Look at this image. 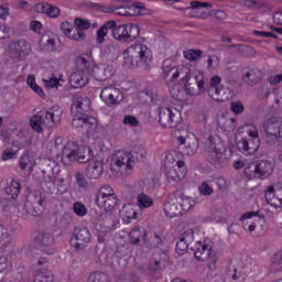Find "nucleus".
I'll return each instance as SVG.
<instances>
[{"label": "nucleus", "instance_id": "obj_1", "mask_svg": "<svg viewBox=\"0 0 282 282\" xmlns=\"http://www.w3.org/2000/svg\"><path fill=\"white\" fill-rule=\"evenodd\" d=\"M164 78L171 77V80H177L180 76H183L182 82L184 83L185 94L187 96H202L208 88V78L204 76L202 72L191 73V68L172 67L164 69Z\"/></svg>", "mask_w": 282, "mask_h": 282}, {"label": "nucleus", "instance_id": "obj_2", "mask_svg": "<svg viewBox=\"0 0 282 282\" xmlns=\"http://www.w3.org/2000/svg\"><path fill=\"white\" fill-rule=\"evenodd\" d=\"M72 126L79 133H93L98 127V120L96 117L89 116L91 111V99L89 97H74L72 104Z\"/></svg>", "mask_w": 282, "mask_h": 282}, {"label": "nucleus", "instance_id": "obj_3", "mask_svg": "<svg viewBox=\"0 0 282 282\" xmlns=\"http://www.w3.org/2000/svg\"><path fill=\"white\" fill-rule=\"evenodd\" d=\"M53 155H61L63 164L66 166L72 162H78V164H87L90 160H94V150L91 148H80L76 141H68L62 137H57L54 141Z\"/></svg>", "mask_w": 282, "mask_h": 282}, {"label": "nucleus", "instance_id": "obj_4", "mask_svg": "<svg viewBox=\"0 0 282 282\" xmlns=\"http://www.w3.org/2000/svg\"><path fill=\"white\" fill-rule=\"evenodd\" d=\"M124 65L130 67H140V65H147L153 61L151 50L144 44H134L129 46L124 53Z\"/></svg>", "mask_w": 282, "mask_h": 282}, {"label": "nucleus", "instance_id": "obj_5", "mask_svg": "<svg viewBox=\"0 0 282 282\" xmlns=\"http://www.w3.org/2000/svg\"><path fill=\"white\" fill-rule=\"evenodd\" d=\"M262 129L267 133L265 143L268 147H274L276 140H282V118L271 117L264 120Z\"/></svg>", "mask_w": 282, "mask_h": 282}, {"label": "nucleus", "instance_id": "obj_6", "mask_svg": "<svg viewBox=\"0 0 282 282\" xmlns=\"http://www.w3.org/2000/svg\"><path fill=\"white\" fill-rule=\"evenodd\" d=\"M112 39L119 43H133L140 36V26L138 24H121L111 32Z\"/></svg>", "mask_w": 282, "mask_h": 282}, {"label": "nucleus", "instance_id": "obj_7", "mask_svg": "<svg viewBox=\"0 0 282 282\" xmlns=\"http://www.w3.org/2000/svg\"><path fill=\"white\" fill-rule=\"evenodd\" d=\"M159 122L164 129H175L182 122V112L177 109L162 108L159 112Z\"/></svg>", "mask_w": 282, "mask_h": 282}, {"label": "nucleus", "instance_id": "obj_8", "mask_svg": "<svg viewBox=\"0 0 282 282\" xmlns=\"http://www.w3.org/2000/svg\"><path fill=\"white\" fill-rule=\"evenodd\" d=\"M178 142L177 152L182 153V155L193 156L199 150V140L195 134H189L186 137H177Z\"/></svg>", "mask_w": 282, "mask_h": 282}, {"label": "nucleus", "instance_id": "obj_9", "mask_svg": "<svg viewBox=\"0 0 282 282\" xmlns=\"http://www.w3.org/2000/svg\"><path fill=\"white\" fill-rule=\"evenodd\" d=\"M45 206H47V200L39 193L31 194L26 198L25 207L28 213H32L35 217L43 215Z\"/></svg>", "mask_w": 282, "mask_h": 282}, {"label": "nucleus", "instance_id": "obj_10", "mask_svg": "<svg viewBox=\"0 0 282 282\" xmlns=\"http://www.w3.org/2000/svg\"><path fill=\"white\" fill-rule=\"evenodd\" d=\"M100 98L108 107H113L124 100V95L119 88L108 86L101 90Z\"/></svg>", "mask_w": 282, "mask_h": 282}, {"label": "nucleus", "instance_id": "obj_11", "mask_svg": "<svg viewBox=\"0 0 282 282\" xmlns=\"http://www.w3.org/2000/svg\"><path fill=\"white\" fill-rule=\"evenodd\" d=\"M192 250H194V257L197 261H208L213 265L217 263V257L213 252V247L197 242L196 247L192 248Z\"/></svg>", "mask_w": 282, "mask_h": 282}, {"label": "nucleus", "instance_id": "obj_12", "mask_svg": "<svg viewBox=\"0 0 282 282\" xmlns=\"http://www.w3.org/2000/svg\"><path fill=\"white\" fill-rule=\"evenodd\" d=\"M29 54L30 50L28 48V42H25V40H17L9 44V56L13 61H21Z\"/></svg>", "mask_w": 282, "mask_h": 282}, {"label": "nucleus", "instance_id": "obj_13", "mask_svg": "<svg viewBox=\"0 0 282 282\" xmlns=\"http://www.w3.org/2000/svg\"><path fill=\"white\" fill-rule=\"evenodd\" d=\"M72 241L75 250H85L87 243L91 241V232L85 227L76 228L73 232Z\"/></svg>", "mask_w": 282, "mask_h": 282}, {"label": "nucleus", "instance_id": "obj_14", "mask_svg": "<svg viewBox=\"0 0 282 282\" xmlns=\"http://www.w3.org/2000/svg\"><path fill=\"white\" fill-rule=\"evenodd\" d=\"M184 161H177L175 165H165V175L172 182H182L186 177V167Z\"/></svg>", "mask_w": 282, "mask_h": 282}, {"label": "nucleus", "instance_id": "obj_15", "mask_svg": "<svg viewBox=\"0 0 282 282\" xmlns=\"http://www.w3.org/2000/svg\"><path fill=\"white\" fill-rule=\"evenodd\" d=\"M89 28H91V22H89V20L76 18L72 41H76L77 43L85 41V39H87V33H85V30H89Z\"/></svg>", "mask_w": 282, "mask_h": 282}, {"label": "nucleus", "instance_id": "obj_16", "mask_svg": "<svg viewBox=\"0 0 282 282\" xmlns=\"http://www.w3.org/2000/svg\"><path fill=\"white\" fill-rule=\"evenodd\" d=\"M131 153L124 151H118L112 156V163L118 169L123 171H131L133 169V161H131Z\"/></svg>", "mask_w": 282, "mask_h": 282}, {"label": "nucleus", "instance_id": "obj_17", "mask_svg": "<svg viewBox=\"0 0 282 282\" xmlns=\"http://www.w3.org/2000/svg\"><path fill=\"white\" fill-rule=\"evenodd\" d=\"M261 147V139H241L238 142V149L242 151L245 155H254Z\"/></svg>", "mask_w": 282, "mask_h": 282}, {"label": "nucleus", "instance_id": "obj_18", "mask_svg": "<svg viewBox=\"0 0 282 282\" xmlns=\"http://www.w3.org/2000/svg\"><path fill=\"white\" fill-rule=\"evenodd\" d=\"M163 210L166 217H182V209L180 207V200L177 198L167 197L163 204Z\"/></svg>", "mask_w": 282, "mask_h": 282}, {"label": "nucleus", "instance_id": "obj_19", "mask_svg": "<svg viewBox=\"0 0 282 282\" xmlns=\"http://www.w3.org/2000/svg\"><path fill=\"white\" fill-rule=\"evenodd\" d=\"M69 83L75 89H80L89 83V74L83 70H76L70 75Z\"/></svg>", "mask_w": 282, "mask_h": 282}, {"label": "nucleus", "instance_id": "obj_20", "mask_svg": "<svg viewBox=\"0 0 282 282\" xmlns=\"http://www.w3.org/2000/svg\"><path fill=\"white\" fill-rule=\"evenodd\" d=\"M130 243L132 246H140V243H147V230L143 227L137 226L132 228L129 234Z\"/></svg>", "mask_w": 282, "mask_h": 282}, {"label": "nucleus", "instance_id": "obj_21", "mask_svg": "<svg viewBox=\"0 0 282 282\" xmlns=\"http://www.w3.org/2000/svg\"><path fill=\"white\" fill-rule=\"evenodd\" d=\"M256 169L258 171L259 180L270 177V175H272V171H274V166L272 165V162L268 160L257 161Z\"/></svg>", "mask_w": 282, "mask_h": 282}, {"label": "nucleus", "instance_id": "obj_22", "mask_svg": "<svg viewBox=\"0 0 282 282\" xmlns=\"http://www.w3.org/2000/svg\"><path fill=\"white\" fill-rule=\"evenodd\" d=\"M209 97L217 102H226L230 98V88L225 87L224 85L218 86L209 91Z\"/></svg>", "mask_w": 282, "mask_h": 282}, {"label": "nucleus", "instance_id": "obj_23", "mask_svg": "<svg viewBox=\"0 0 282 282\" xmlns=\"http://www.w3.org/2000/svg\"><path fill=\"white\" fill-rule=\"evenodd\" d=\"M95 202H96L97 206L99 208H104V210L106 213H111V210H113L116 208V206H118V203H119L118 196L116 194L112 196L99 198Z\"/></svg>", "mask_w": 282, "mask_h": 282}, {"label": "nucleus", "instance_id": "obj_24", "mask_svg": "<svg viewBox=\"0 0 282 282\" xmlns=\"http://www.w3.org/2000/svg\"><path fill=\"white\" fill-rule=\"evenodd\" d=\"M116 74V70H113V66H110L108 64H101L95 69V78L97 80H109L111 76Z\"/></svg>", "mask_w": 282, "mask_h": 282}, {"label": "nucleus", "instance_id": "obj_25", "mask_svg": "<svg viewBox=\"0 0 282 282\" xmlns=\"http://www.w3.org/2000/svg\"><path fill=\"white\" fill-rule=\"evenodd\" d=\"M102 171H105L102 161H96L88 165L86 175L88 180H100Z\"/></svg>", "mask_w": 282, "mask_h": 282}, {"label": "nucleus", "instance_id": "obj_26", "mask_svg": "<svg viewBox=\"0 0 282 282\" xmlns=\"http://www.w3.org/2000/svg\"><path fill=\"white\" fill-rule=\"evenodd\" d=\"M123 14L128 17H147L149 9L141 2H134L129 7L128 12H123Z\"/></svg>", "mask_w": 282, "mask_h": 282}, {"label": "nucleus", "instance_id": "obj_27", "mask_svg": "<svg viewBox=\"0 0 282 282\" xmlns=\"http://www.w3.org/2000/svg\"><path fill=\"white\" fill-rule=\"evenodd\" d=\"M45 112L39 111L36 115L31 117L30 124L31 129L33 131H36V133H43V124H45Z\"/></svg>", "mask_w": 282, "mask_h": 282}, {"label": "nucleus", "instance_id": "obj_28", "mask_svg": "<svg viewBox=\"0 0 282 282\" xmlns=\"http://www.w3.org/2000/svg\"><path fill=\"white\" fill-rule=\"evenodd\" d=\"M35 242L41 248H52V246H54V237H52V234H50L47 231H41L35 237Z\"/></svg>", "mask_w": 282, "mask_h": 282}, {"label": "nucleus", "instance_id": "obj_29", "mask_svg": "<svg viewBox=\"0 0 282 282\" xmlns=\"http://www.w3.org/2000/svg\"><path fill=\"white\" fill-rule=\"evenodd\" d=\"M242 80L247 83V85L252 86L257 85V83H261V70L251 69L242 75Z\"/></svg>", "mask_w": 282, "mask_h": 282}, {"label": "nucleus", "instance_id": "obj_30", "mask_svg": "<svg viewBox=\"0 0 282 282\" xmlns=\"http://www.w3.org/2000/svg\"><path fill=\"white\" fill-rule=\"evenodd\" d=\"M207 160L210 164H214V166H221L224 164V154L219 148L209 150Z\"/></svg>", "mask_w": 282, "mask_h": 282}, {"label": "nucleus", "instance_id": "obj_31", "mask_svg": "<svg viewBox=\"0 0 282 282\" xmlns=\"http://www.w3.org/2000/svg\"><path fill=\"white\" fill-rule=\"evenodd\" d=\"M41 188L44 191V193H50L53 195L54 191H56V185L52 174L43 176V180L41 181Z\"/></svg>", "mask_w": 282, "mask_h": 282}, {"label": "nucleus", "instance_id": "obj_32", "mask_svg": "<svg viewBox=\"0 0 282 282\" xmlns=\"http://www.w3.org/2000/svg\"><path fill=\"white\" fill-rule=\"evenodd\" d=\"M61 113L62 111L58 110V107H52L45 113L44 123L47 124V122H52V124H56V122L61 121Z\"/></svg>", "mask_w": 282, "mask_h": 282}, {"label": "nucleus", "instance_id": "obj_33", "mask_svg": "<svg viewBox=\"0 0 282 282\" xmlns=\"http://www.w3.org/2000/svg\"><path fill=\"white\" fill-rule=\"evenodd\" d=\"M218 124L225 131H234L237 127V120L235 118H226V116H220L218 119Z\"/></svg>", "mask_w": 282, "mask_h": 282}, {"label": "nucleus", "instance_id": "obj_34", "mask_svg": "<svg viewBox=\"0 0 282 282\" xmlns=\"http://www.w3.org/2000/svg\"><path fill=\"white\" fill-rule=\"evenodd\" d=\"M4 193L9 195L11 199H17L19 193H21V183L12 181L11 184L4 188Z\"/></svg>", "mask_w": 282, "mask_h": 282}, {"label": "nucleus", "instance_id": "obj_35", "mask_svg": "<svg viewBox=\"0 0 282 282\" xmlns=\"http://www.w3.org/2000/svg\"><path fill=\"white\" fill-rule=\"evenodd\" d=\"M178 203L181 208V215H184V213H188V210H191V208H193L197 204V200H195V198L193 197L186 196L183 197Z\"/></svg>", "mask_w": 282, "mask_h": 282}, {"label": "nucleus", "instance_id": "obj_36", "mask_svg": "<svg viewBox=\"0 0 282 282\" xmlns=\"http://www.w3.org/2000/svg\"><path fill=\"white\" fill-rule=\"evenodd\" d=\"M72 221H74L72 215L65 213L57 219L56 226L59 230H68L69 226H72Z\"/></svg>", "mask_w": 282, "mask_h": 282}, {"label": "nucleus", "instance_id": "obj_37", "mask_svg": "<svg viewBox=\"0 0 282 282\" xmlns=\"http://www.w3.org/2000/svg\"><path fill=\"white\" fill-rule=\"evenodd\" d=\"M243 175L247 177V180H259V173L257 171V164L256 162L249 163L245 170Z\"/></svg>", "mask_w": 282, "mask_h": 282}, {"label": "nucleus", "instance_id": "obj_38", "mask_svg": "<svg viewBox=\"0 0 282 282\" xmlns=\"http://www.w3.org/2000/svg\"><path fill=\"white\" fill-rule=\"evenodd\" d=\"M26 84L35 94H37V96H41V98H45V93L43 91V88H41V86L36 84V77L34 75L28 76Z\"/></svg>", "mask_w": 282, "mask_h": 282}, {"label": "nucleus", "instance_id": "obj_39", "mask_svg": "<svg viewBox=\"0 0 282 282\" xmlns=\"http://www.w3.org/2000/svg\"><path fill=\"white\" fill-rule=\"evenodd\" d=\"M19 166L21 171H28V173L32 171V166H34V164L32 163V158H30V152H25L21 156Z\"/></svg>", "mask_w": 282, "mask_h": 282}, {"label": "nucleus", "instance_id": "obj_40", "mask_svg": "<svg viewBox=\"0 0 282 282\" xmlns=\"http://www.w3.org/2000/svg\"><path fill=\"white\" fill-rule=\"evenodd\" d=\"M113 195H116V193H113V188L109 185H104L98 189L95 196V202L105 197H111Z\"/></svg>", "mask_w": 282, "mask_h": 282}, {"label": "nucleus", "instance_id": "obj_41", "mask_svg": "<svg viewBox=\"0 0 282 282\" xmlns=\"http://www.w3.org/2000/svg\"><path fill=\"white\" fill-rule=\"evenodd\" d=\"M34 282H54V274L51 271H39L34 276Z\"/></svg>", "mask_w": 282, "mask_h": 282}, {"label": "nucleus", "instance_id": "obj_42", "mask_svg": "<svg viewBox=\"0 0 282 282\" xmlns=\"http://www.w3.org/2000/svg\"><path fill=\"white\" fill-rule=\"evenodd\" d=\"M184 58H186V61H191V62H195V61H199V58H202V54H204V51L202 50H187L184 51Z\"/></svg>", "mask_w": 282, "mask_h": 282}, {"label": "nucleus", "instance_id": "obj_43", "mask_svg": "<svg viewBox=\"0 0 282 282\" xmlns=\"http://www.w3.org/2000/svg\"><path fill=\"white\" fill-rule=\"evenodd\" d=\"M10 241H12V239L10 238V234H8V229L0 225V248H8Z\"/></svg>", "mask_w": 282, "mask_h": 282}, {"label": "nucleus", "instance_id": "obj_44", "mask_svg": "<svg viewBox=\"0 0 282 282\" xmlns=\"http://www.w3.org/2000/svg\"><path fill=\"white\" fill-rule=\"evenodd\" d=\"M122 215L126 217V219H128V221H131V219H138V212H135L133 205L131 204L123 206Z\"/></svg>", "mask_w": 282, "mask_h": 282}, {"label": "nucleus", "instance_id": "obj_45", "mask_svg": "<svg viewBox=\"0 0 282 282\" xmlns=\"http://www.w3.org/2000/svg\"><path fill=\"white\" fill-rule=\"evenodd\" d=\"M138 204L139 208H151V206L153 205V198L144 193H141L138 196Z\"/></svg>", "mask_w": 282, "mask_h": 282}, {"label": "nucleus", "instance_id": "obj_46", "mask_svg": "<svg viewBox=\"0 0 282 282\" xmlns=\"http://www.w3.org/2000/svg\"><path fill=\"white\" fill-rule=\"evenodd\" d=\"M144 243L148 248H159L162 243V237L158 234H151Z\"/></svg>", "mask_w": 282, "mask_h": 282}, {"label": "nucleus", "instance_id": "obj_47", "mask_svg": "<svg viewBox=\"0 0 282 282\" xmlns=\"http://www.w3.org/2000/svg\"><path fill=\"white\" fill-rule=\"evenodd\" d=\"M79 69L77 72H84V74H91V63L85 57L78 59Z\"/></svg>", "mask_w": 282, "mask_h": 282}, {"label": "nucleus", "instance_id": "obj_48", "mask_svg": "<svg viewBox=\"0 0 282 282\" xmlns=\"http://www.w3.org/2000/svg\"><path fill=\"white\" fill-rule=\"evenodd\" d=\"M107 281V273L102 271H95L89 274L88 282H106Z\"/></svg>", "mask_w": 282, "mask_h": 282}, {"label": "nucleus", "instance_id": "obj_49", "mask_svg": "<svg viewBox=\"0 0 282 282\" xmlns=\"http://www.w3.org/2000/svg\"><path fill=\"white\" fill-rule=\"evenodd\" d=\"M75 182L79 188H83L84 191H87L89 188V183L87 182V178L85 177V174L77 172L75 174Z\"/></svg>", "mask_w": 282, "mask_h": 282}, {"label": "nucleus", "instance_id": "obj_50", "mask_svg": "<svg viewBox=\"0 0 282 282\" xmlns=\"http://www.w3.org/2000/svg\"><path fill=\"white\" fill-rule=\"evenodd\" d=\"M208 17H215L216 21H218V23H224L226 21V19H228V13H226V11L224 10H212L208 13Z\"/></svg>", "mask_w": 282, "mask_h": 282}, {"label": "nucleus", "instance_id": "obj_51", "mask_svg": "<svg viewBox=\"0 0 282 282\" xmlns=\"http://www.w3.org/2000/svg\"><path fill=\"white\" fill-rule=\"evenodd\" d=\"M176 252L178 257H184V254L188 252V242L180 238V240L176 242Z\"/></svg>", "mask_w": 282, "mask_h": 282}, {"label": "nucleus", "instance_id": "obj_52", "mask_svg": "<svg viewBox=\"0 0 282 282\" xmlns=\"http://www.w3.org/2000/svg\"><path fill=\"white\" fill-rule=\"evenodd\" d=\"M160 263H161L160 259L153 257L149 263V273L158 274V272H160Z\"/></svg>", "mask_w": 282, "mask_h": 282}, {"label": "nucleus", "instance_id": "obj_53", "mask_svg": "<svg viewBox=\"0 0 282 282\" xmlns=\"http://www.w3.org/2000/svg\"><path fill=\"white\" fill-rule=\"evenodd\" d=\"M61 30H62L63 34H65V36H67V39L72 40V36L74 34V26L72 25V23L62 22Z\"/></svg>", "mask_w": 282, "mask_h": 282}, {"label": "nucleus", "instance_id": "obj_54", "mask_svg": "<svg viewBox=\"0 0 282 282\" xmlns=\"http://www.w3.org/2000/svg\"><path fill=\"white\" fill-rule=\"evenodd\" d=\"M198 193L204 195V197H210V195L214 193V189L210 187L208 182H203L198 187Z\"/></svg>", "mask_w": 282, "mask_h": 282}, {"label": "nucleus", "instance_id": "obj_55", "mask_svg": "<svg viewBox=\"0 0 282 282\" xmlns=\"http://www.w3.org/2000/svg\"><path fill=\"white\" fill-rule=\"evenodd\" d=\"M170 94L174 100L182 102L184 100V91L180 89V86H174L171 88Z\"/></svg>", "mask_w": 282, "mask_h": 282}, {"label": "nucleus", "instance_id": "obj_56", "mask_svg": "<svg viewBox=\"0 0 282 282\" xmlns=\"http://www.w3.org/2000/svg\"><path fill=\"white\" fill-rule=\"evenodd\" d=\"M74 213L78 215V217H85L87 215V207L80 202H76L74 204Z\"/></svg>", "mask_w": 282, "mask_h": 282}, {"label": "nucleus", "instance_id": "obj_57", "mask_svg": "<svg viewBox=\"0 0 282 282\" xmlns=\"http://www.w3.org/2000/svg\"><path fill=\"white\" fill-rule=\"evenodd\" d=\"M180 239L187 243H193V239H195V231L193 229H187L180 236Z\"/></svg>", "mask_w": 282, "mask_h": 282}, {"label": "nucleus", "instance_id": "obj_58", "mask_svg": "<svg viewBox=\"0 0 282 282\" xmlns=\"http://www.w3.org/2000/svg\"><path fill=\"white\" fill-rule=\"evenodd\" d=\"M220 83H221V77H219L217 75H215L214 77L210 78L209 87L207 89L208 96H209L212 89H217L218 87H221Z\"/></svg>", "mask_w": 282, "mask_h": 282}, {"label": "nucleus", "instance_id": "obj_59", "mask_svg": "<svg viewBox=\"0 0 282 282\" xmlns=\"http://www.w3.org/2000/svg\"><path fill=\"white\" fill-rule=\"evenodd\" d=\"M230 109L232 112L236 113V116H239V113H243L246 108L243 107V104L241 101H232L230 104Z\"/></svg>", "mask_w": 282, "mask_h": 282}, {"label": "nucleus", "instance_id": "obj_60", "mask_svg": "<svg viewBox=\"0 0 282 282\" xmlns=\"http://www.w3.org/2000/svg\"><path fill=\"white\" fill-rule=\"evenodd\" d=\"M273 197H275L274 185H270L267 188V192L264 194V198H265L268 204H271V206H274V204L272 203Z\"/></svg>", "mask_w": 282, "mask_h": 282}, {"label": "nucleus", "instance_id": "obj_61", "mask_svg": "<svg viewBox=\"0 0 282 282\" xmlns=\"http://www.w3.org/2000/svg\"><path fill=\"white\" fill-rule=\"evenodd\" d=\"M61 14V9L58 7L48 4V9L46 11V17H50V19H56Z\"/></svg>", "mask_w": 282, "mask_h": 282}, {"label": "nucleus", "instance_id": "obj_62", "mask_svg": "<svg viewBox=\"0 0 282 282\" xmlns=\"http://www.w3.org/2000/svg\"><path fill=\"white\" fill-rule=\"evenodd\" d=\"M250 10H261L265 8V2L261 0H249Z\"/></svg>", "mask_w": 282, "mask_h": 282}, {"label": "nucleus", "instance_id": "obj_63", "mask_svg": "<svg viewBox=\"0 0 282 282\" xmlns=\"http://www.w3.org/2000/svg\"><path fill=\"white\" fill-rule=\"evenodd\" d=\"M107 30H105V28H100V29H98V31H97V43L99 44V45H102V43H105V36H107Z\"/></svg>", "mask_w": 282, "mask_h": 282}, {"label": "nucleus", "instance_id": "obj_64", "mask_svg": "<svg viewBox=\"0 0 282 282\" xmlns=\"http://www.w3.org/2000/svg\"><path fill=\"white\" fill-rule=\"evenodd\" d=\"M273 188L275 191V199L282 204V183H275L273 184Z\"/></svg>", "mask_w": 282, "mask_h": 282}]
</instances>
